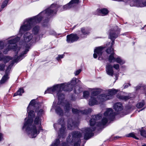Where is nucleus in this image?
I'll list each match as a JSON object with an SVG mask.
<instances>
[{
  "instance_id": "nucleus-1",
  "label": "nucleus",
  "mask_w": 146,
  "mask_h": 146,
  "mask_svg": "<svg viewBox=\"0 0 146 146\" xmlns=\"http://www.w3.org/2000/svg\"><path fill=\"white\" fill-rule=\"evenodd\" d=\"M40 104L36 102L35 100H33L27 108L28 118L25 119L22 129L25 130L31 138L36 137L40 131L42 130L39 116L44 113V111L42 109H40Z\"/></svg>"
},
{
  "instance_id": "nucleus-2",
  "label": "nucleus",
  "mask_w": 146,
  "mask_h": 146,
  "mask_svg": "<svg viewBox=\"0 0 146 146\" xmlns=\"http://www.w3.org/2000/svg\"><path fill=\"white\" fill-rule=\"evenodd\" d=\"M57 7L56 5L52 4L50 7L41 12L38 15L26 19L20 27L19 33L22 35L24 32L30 30L33 26L40 23L44 18L45 19L43 21L42 24L44 27H47L49 21L48 17L50 15L52 16L56 14Z\"/></svg>"
},
{
  "instance_id": "nucleus-3",
  "label": "nucleus",
  "mask_w": 146,
  "mask_h": 146,
  "mask_svg": "<svg viewBox=\"0 0 146 146\" xmlns=\"http://www.w3.org/2000/svg\"><path fill=\"white\" fill-rule=\"evenodd\" d=\"M13 36H12L8 38V39H11L7 41V43L9 44L8 45L7 48L4 50L3 52L5 54H6L8 51L12 50L15 51L16 55L14 57V60L11 62V64L7 67L6 70L5 75L3 77L1 80L0 83L1 84L4 83L9 79V74L10 71L14 63L17 62H15L14 60L17 57V56L19 52L20 53L21 51L20 50L21 48L20 47H17L16 45H11L15 44L18 42L20 39V37L16 36L14 38H13Z\"/></svg>"
},
{
  "instance_id": "nucleus-4",
  "label": "nucleus",
  "mask_w": 146,
  "mask_h": 146,
  "mask_svg": "<svg viewBox=\"0 0 146 146\" xmlns=\"http://www.w3.org/2000/svg\"><path fill=\"white\" fill-rule=\"evenodd\" d=\"M115 113L113 111L112 109L108 108L104 113V116L101 122H98L96 121L101 118L102 116V114L99 113L96 115H92V118L89 121L90 125L92 126L95 124L98 127L104 125L106 124L108 120L112 121L115 118Z\"/></svg>"
},
{
  "instance_id": "nucleus-5",
  "label": "nucleus",
  "mask_w": 146,
  "mask_h": 146,
  "mask_svg": "<svg viewBox=\"0 0 146 146\" xmlns=\"http://www.w3.org/2000/svg\"><path fill=\"white\" fill-rule=\"evenodd\" d=\"M42 37V35L40 34L39 36L37 37H35L33 36V34H31L29 32H27L24 35V43H25L27 45V46L26 47L24 51H22L20 53V54L18 56L17 58L15 59V62H18L21 60L25 57L24 55L26 54L29 51V45L31 44L38 41L40 38Z\"/></svg>"
},
{
  "instance_id": "nucleus-6",
  "label": "nucleus",
  "mask_w": 146,
  "mask_h": 146,
  "mask_svg": "<svg viewBox=\"0 0 146 146\" xmlns=\"http://www.w3.org/2000/svg\"><path fill=\"white\" fill-rule=\"evenodd\" d=\"M120 30L118 27L116 25H114L111 27L109 31V38L112 40L111 43V45L106 50V52L108 54H113L114 56V50L112 48V46L114 43L115 39L118 37V35L120 34Z\"/></svg>"
},
{
  "instance_id": "nucleus-7",
  "label": "nucleus",
  "mask_w": 146,
  "mask_h": 146,
  "mask_svg": "<svg viewBox=\"0 0 146 146\" xmlns=\"http://www.w3.org/2000/svg\"><path fill=\"white\" fill-rule=\"evenodd\" d=\"M61 84L54 85L52 87L48 88L44 92L53 94L54 96H57L58 100H62L64 98V95L62 93L63 86Z\"/></svg>"
},
{
  "instance_id": "nucleus-8",
  "label": "nucleus",
  "mask_w": 146,
  "mask_h": 146,
  "mask_svg": "<svg viewBox=\"0 0 146 146\" xmlns=\"http://www.w3.org/2000/svg\"><path fill=\"white\" fill-rule=\"evenodd\" d=\"M82 136V134L80 132L74 131L69 134L67 138V142L68 143H74V146H80V138Z\"/></svg>"
},
{
  "instance_id": "nucleus-9",
  "label": "nucleus",
  "mask_w": 146,
  "mask_h": 146,
  "mask_svg": "<svg viewBox=\"0 0 146 146\" xmlns=\"http://www.w3.org/2000/svg\"><path fill=\"white\" fill-rule=\"evenodd\" d=\"M102 90L100 89H95L94 91L92 92L91 98L89 100V104L90 106H93L95 104H98V102L97 100L98 99L100 101L103 102L101 100V97L100 96L102 95L103 94L97 96L101 92Z\"/></svg>"
},
{
  "instance_id": "nucleus-10",
  "label": "nucleus",
  "mask_w": 146,
  "mask_h": 146,
  "mask_svg": "<svg viewBox=\"0 0 146 146\" xmlns=\"http://www.w3.org/2000/svg\"><path fill=\"white\" fill-rule=\"evenodd\" d=\"M60 126L61 127L60 128L58 133V136L60 138L61 137L62 138H64L66 135V128L64 124V120L63 118H61L58 120V123H55L53 125L56 131L57 130L58 128H59Z\"/></svg>"
},
{
  "instance_id": "nucleus-11",
  "label": "nucleus",
  "mask_w": 146,
  "mask_h": 146,
  "mask_svg": "<svg viewBox=\"0 0 146 146\" xmlns=\"http://www.w3.org/2000/svg\"><path fill=\"white\" fill-rule=\"evenodd\" d=\"M78 82L80 81L77 80L76 78H74L70 82L68 83L61 84L63 86L62 90L64 91H70L72 90L73 88L76 84L77 80Z\"/></svg>"
},
{
  "instance_id": "nucleus-12",
  "label": "nucleus",
  "mask_w": 146,
  "mask_h": 146,
  "mask_svg": "<svg viewBox=\"0 0 146 146\" xmlns=\"http://www.w3.org/2000/svg\"><path fill=\"white\" fill-rule=\"evenodd\" d=\"M64 98L62 100H58L57 104L55 102H54L52 106V109L55 110L56 113L60 116H62L64 114V111L61 108L62 106V103L60 102V100L62 101Z\"/></svg>"
},
{
  "instance_id": "nucleus-13",
  "label": "nucleus",
  "mask_w": 146,
  "mask_h": 146,
  "mask_svg": "<svg viewBox=\"0 0 146 146\" xmlns=\"http://www.w3.org/2000/svg\"><path fill=\"white\" fill-rule=\"evenodd\" d=\"M118 91V90L113 88L108 90V93L107 94H103L100 96L101 97V100L102 101H105L111 99L112 96L116 94Z\"/></svg>"
},
{
  "instance_id": "nucleus-14",
  "label": "nucleus",
  "mask_w": 146,
  "mask_h": 146,
  "mask_svg": "<svg viewBox=\"0 0 146 146\" xmlns=\"http://www.w3.org/2000/svg\"><path fill=\"white\" fill-rule=\"evenodd\" d=\"M96 129L95 127L91 128H86L84 129V139L87 140L94 135V133L92 132Z\"/></svg>"
},
{
  "instance_id": "nucleus-15",
  "label": "nucleus",
  "mask_w": 146,
  "mask_h": 146,
  "mask_svg": "<svg viewBox=\"0 0 146 146\" xmlns=\"http://www.w3.org/2000/svg\"><path fill=\"white\" fill-rule=\"evenodd\" d=\"M115 55V54L113 56L112 54L109 56L108 58V60L109 62L113 63L116 62L120 64H123L125 63V61L122 60L120 57L117 56H116Z\"/></svg>"
},
{
  "instance_id": "nucleus-16",
  "label": "nucleus",
  "mask_w": 146,
  "mask_h": 146,
  "mask_svg": "<svg viewBox=\"0 0 146 146\" xmlns=\"http://www.w3.org/2000/svg\"><path fill=\"white\" fill-rule=\"evenodd\" d=\"M104 47L99 46L96 48L94 50V52L93 57L94 58H96L97 57L98 55L99 56L98 60H102L103 59L102 56V54L104 51Z\"/></svg>"
},
{
  "instance_id": "nucleus-17",
  "label": "nucleus",
  "mask_w": 146,
  "mask_h": 146,
  "mask_svg": "<svg viewBox=\"0 0 146 146\" xmlns=\"http://www.w3.org/2000/svg\"><path fill=\"white\" fill-rule=\"evenodd\" d=\"M131 6H136L138 7H143L146 6L145 0H133L130 2Z\"/></svg>"
},
{
  "instance_id": "nucleus-18",
  "label": "nucleus",
  "mask_w": 146,
  "mask_h": 146,
  "mask_svg": "<svg viewBox=\"0 0 146 146\" xmlns=\"http://www.w3.org/2000/svg\"><path fill=\"white\" fill-rule=\"evenodd\" d=\"M91 30L90 28L82 27L81 29L80 32L78 33V35L81 38H85L89 35Z\"/></svg>"
},
{
  "instance_id": "nucleus-19",
  "label": "nucleus",
  "mask_w": 146,
  "mask_h": 146,
  "mask_svg": "<svg viewBox=\"0 0 146 146\" xmlns=\"http://www.w3.org/2000/svg\"><path fill=\"white\" fill-rule=\"evenodd\" d=\"M92 111V110L91 108H88V109H86L83 111H80L77 109L72 108V113L78 115L80 114H87L90 113Z\"/></svg>"
},
{
  "instance_id": "nucleus-20",
  "label": "nucleus",
  "mask_w": 146,
  "mask_h": 146,
  "mask_svg": "<svg viewBox=\"0 0 146 146\" xmlns=\"http://www.w3.org/2000/svg\"><path fill=\"white\" fill-rule=\"evenodd\" d=\"M66 41L68 43H72L77 41L79 38V37L76 34H71L68 35L66 36Z\"/></svg>"
},
{
  "instance_id": "nucleus-21",
  "label": "nucleus",
  "mask_w": 146,
  "mask_h": 146,
  "mask_svg": "<svg viewBox=\"0 0 146 146\" xmlns=\"http://www.w3.org/2000/svg\"><path fill=\"white\" fill-rule=\"evenodd\" d=\"M78 123L74 121L72 119H69L68 121V128L69 129H73L77 126Z\"/></svg>"
},
{
  "instance_id": "nucleus-22",
  "label": "nucleus",
  "mask_w": 146,
  "mask_h": 146,
  "mask_svg": "<svg viewBox=\"0 0 146 146\" xmlns=\"http://www.w3.org/2000/svg\"><path fill=\"white\" fill-rule=\"evenodd\" d=\"M113 66L110 64H108L106 66V71L107 74L109 75L113 76Z\"/></svg>"
},
{
  "instance_id": "nucleus-23",
  "label": "nucleus",
  "mask_w": 146,
  "mask_h": 146,
  "mask_svg": "<svg viewBox=\"0 0 146 146\" xmlns=\"http://www.w3.org/2000/svg\"><path fill=\"white\" fill-rule=\"evenodd\" d=\"M62 106L65 112L67 113L69 112L72 107V104L68 102H66L63 104H62Z\"/></svg>"
},
{
  "instance_id": "nucleus-24",
  "label": "nucleus",
  "mask_w": 146,
  "mask_h": 146,
  "mask_svg": "<svg viewBox=\"0 0 146 146\" xmlns=\"http://www.w3.org/2000/svg\"><path fill=\"white\" fill-rule=\"evenodd\" d=\"M60 143V141L59 139H56L50 146H57ZM59 146H68V144L66 142H63L60 144Z\"/></svg>"
},
{
  "instance_id": "nucleus-25",
  "label": "nucleus",
  "mask_w": 146,
  "mask_h": 146,
  "mask_svg": "<svg viewBox=\"0 0 146 146\" xmlns=\"http://www.w3.org/2000/svg\"><path fill=\"white\" fill-rule=\"evenodd\" d=\"M113 108L116 111H121L123 109L122 104L120 103H117L113 105Z\"/></svg>"
},
{
  "instance_id": "nucleus-26",
  "label": "nucleus",
  "mask_w": 146,
  "mask_h": 146,
  "mask_svg": "<svg viewBox=\"0 0 146 146\" xmlns=\"http://www.w3.org/2000/svg\"><path fill=\"white\" fill-rule=\"evenodd\" d=\"M97 11L99 13L98 15L104 16L106 15L108 13V9L106 8L97 9Z\"/></svg>"
},
{
  "instance_id": "nucleus-27",
  "label": "nucleus",
  "mask_w": 146,
  "mask_h": 146,
  "mask_svg": "<svg viewBox=\"0 0 146 146\" xmlns=\"http://www.w3.org/2000/svg\"><path fill=\"white\" fill-rule=\"evenodd\" d=\"M40 30V27L38 26H36L34 27L32 29L33 33V36H35V37H37L39 36L36 35L39 33Z\"/></svg>"
},
{
  "instance_id": "nucleus-28",
  "label": "nucleus",
  "mask_w": 146,
  "mask_h": 146,
  "mask_svg": "<svg viewBox=\"0 0 146 146\" xmlns=\"http://www.w3.org/2000/svg\"><path fill=\"white\" fill-rule=\"evenodd\" d=\"M6 43L5 40L0 41V50L3 49L4 48L5 45H6ZM3 56V54L0 51V61L2 60Z\"/></svg>"
},
{
  "instance_id": "nucleus-29",
  "label": "nucleus",
  "mask_w": 146,
  "mask_h": 146,
  "mask_svg": "<svg viewBox=\"0 0 146 146\" xmlns=\"http://www.w3.org/2000/svg\"><path fill=\"white\" fill-rule=\"evenodd\" d=\"M73 7L71 4L70 3V2L68 3L63 6L62 9L60 10V11H65L68 9H70Z\"/></svg>"
},
{
  "instance_id": "nucleus-30",
  "label": "nucleus",
  "mask_w": 146,
  "mask_h": 146,
  "mask_svg": "<svg viewBox=\"0 0 146 146\" xmlns=\"http://www.w3.org/2000/svg\"><path fill=\"white\" fill-rule=\"evenodd\" d=\"M117 98L121 100H124L125 101L131 98L129 96H125L123 95H117Z\"/></svg>"
},
{
  "instance_id": "nucleus-31",
  "label": "nucleus",
  "mask_w": 146,
  "mask_h": 146,
  "mask_svg": "<svg viewBox=\"0 0 146 146\" xmlns=\"http://www.w3.org/2000/svg\"><path fill=\"white\" fill-rule=\"evenodd\" d=\"M12 58L10 56H3L2 60L5 63H6L8 62L9 60H12Z\"/></svg>"
},
{
  "instance_id": "nucleus-32",
  "label": "nucleus",
  "mask_w": 146,
  "mask_h": 146,
  "mask_svg": "<svg viewBox=\"0 0 146 146\" xmlns=\"http://www.w3.org/2000/svg\"><path fill=\"white\" fill-rule=\"evenodd\" d=\"M24 92V90L23 88H20L18 91L15 93L13 95L14 96L17 95L21 96L22 94Z\"/></svg>"
},
{
  "instance_id": "nucleus-33",
  "label": "nucleus",
  "mask_w": 146,
  "mask_h": 146,
  "mask_svg": "<svg viewBox=\"0 0 146 146\" xmlns=\"http://www.w3.org/2000/svg\"><path fill=\"white\" fill-rule=\"evenodd\" d=\"M126 136L127 137H132L136 139H139L135 135L134 133L133 132L131 133L126 135Z\"/></svg>"
},
{
  "instance_id": "nucleus-34",
  "label": "nucleus",
  "mask_w": 146,
  "mask_h": 146,
  "mask_svg": "<svg viewBox=\"0 0 146 146\" xmlns=\"http://www.w3.org/2000/svg\"><path fill=\"white\" fill-rule=\"evenodd\" d=\"M82 91V88L79 86H76L75 88L74 92L76 94L80 93Z\"/></svg>"
},
{
  "instance_id": "nucleus-35",
  "label": "nucleus",
  "mask_w": 146,
  "mask_h": 146,
  "mask_svg": "<svg viewBox=\"0 0 146 146\" xmlns=\"http://www.w3.org/2000/svg\"><path fill=\"white\" fill-rule=\"evenodd\" d=\"M79 1V0H71L70 2V3L71 4V5L73 7H74L76 4L78 3Z\"/></svg>"
},
{
  "instance_id": "nucleus-36",
  "label": "nucleus",
  "mask_w": 146,
  "mask_h": 146,
  "mask_svg": "<svg viewBox=\"0 0 146 146\" xmlns=\"http://www.w3.org/2000/svg\"><path fill=\"white\" fill-rule=\"evenodd\" d=\"M145 104V102L144 101H142L141 102H140L137 104L136 105L137 107L138 108H142Z\"/></svg>"
},
{
  "instance_id": "nucleus-37",
  "label": "nucleus",
  "mask_w": 146,
  "mask_h": 146,
  "mask_svg": "<svg viewBox=\"0 0 146 146\" xmlns=\"http://www.w3.org/2000/svg\"><path fill=\"white\" fill-rule=\"evenodd\" d=\"M9 0H5L3 2L1 6V8L2 9H3L7 6Z\"/></svg>"
},
{
  "instance_id": "nucleus-38",
  "label": "nucleus",
  "mask_w": 146,
  "mask_h": 146,
  "mask_svg": "<svg viewBox=\"0 0 146 146\" xmlns=\"http://www.w3.org/2000/svg\"><path fill=\"white\" fill-rule=\"evenodd\" d=\"M89 92L88 91H85L83 92L84 97L86 99L88 98L89 96Z\"/></svg>"
},
{
  "instance_id": "nucleus-39",
  "label": "nucleus",
  "mask_w": 146,
  "mask_h": 146,
  "mask_svg": "<svg viewBox=\"0 0 146 146\" xmlns=\"http://www.w3.org/2000/svg\"><path fill=\"white\" fill-rule=\"evenodd\" d=\"M141 135L144 137H146V131L143 129H141L140 131Z\"/></svg>"
},
{
  "instance_id": "nucleus-40",
  "label": "nucleus",
  "mask_w": 146,
  "mask_h": 146,
  "mask_svg": "<svg viewBox=\"0 0 146 146\" xmlns=\"http://www.w3.org/2000/svg\"><path fill=\"white\" fill-rule=\"evenodd\" d=\"M64 56V54L61 55L59 54L58 55V57L56 58V59L58 61H59L61 59L63 58Z\"/></svg>"
},
{
  "instance_id": "nucleus-41",
  "label": "nucleus",
  "mask_w": 146,
  "mask_h": 146,
  "mask_svg": "<svg viewBox=\"0 0 146 146\" xmlns=\"http://www.w3.org/2000/svg\"><path fill=\"white\" fill-rule=\"evenodd\" d=\"M49 33L50 35H56V33L53 30H50Z\"/></svg>"
},
{
  "instance_id": "nucleus-42",
  "label": "nucleus",
  "mask_w": 146,
  "mask_h": 146,
  "mask_svg": "<svg viewBox=\"0 0 146 146\" xmlns=\"http://www.w3.org/2000/svg\"><path fill=\"white\" fill-rule=\"evenodd\" d=\"M82 70L81 69H80L78 70H76L75 72H74V74L75 76L78 75V74H79L80 72H81Z\"/></svg>"
},
{
  "instance_id": "nucleus-43",
  "label": "nucleus",
  "mask_w": 146,
  "mask_h": 146,
  "mask_svg": "<svg viewBox=\"0 0 146 146\" xmlns=\"http://www.w3.org/2000/svg\"><path fill=\"white\" fill-rule=\"evenodd\" d=\"M5 65L3 64H0V70H2L4 69Z\"/></svg>"
},
{
  "instance_id": "nucleus-44",
  "label": "nucleus",
  "mask_w": 146,
  "mask_h": 146,
  "mask_svg": "<svg viewBox=\"0 0 146 146\" xmlns=\"http://www.w3.org/2000/svg\"><path fill=\"white\" fill-rule=\"evenodd\" d=\"M113 67L115 69L118 70L119 68V66L118 64H114Z\"/></svg>"
},
{
  "instance_id": "nucleus-45",
  "label": "nucleus",
  "mask_w": 146,
  "mask_h": 146,
  "mask_svg": "<svg viewBox=\"0 0 146 146\" xmlns=\"http://www.w3.org/2000/svg\"><path fill=\"white\" fill-rule=\"evenodd\" d=\"M130 86L131 84L129 83H125L124 84V88H126L128 87V86Z\"/></svg>"
},
{
  "instance_id": "nucleus-46",
  "label": "nucleus",
  "mask_w": 146,
  "mask_h": 146,
  "mask_svg": "<svg viewBox=\"0 0 146 146\" xmlns=\"http://www.w3.org/2000/svg\"><path fill=\"white\" fill-rule=\"evenodd\" d=\"M3 138V134L1 133H0V141H1Z\"/></svg>"
},
{
  "instance_id": "nucleus-47",
  "label": "nucleus",
  "mask_w": 146,
  "mask_h": 146,
  "mask_svg": "<svg viewBox=\"0 0 146 146\" xmlns=\"http://www.w3.org/2000/svg\"><path fill=\"white\" fill-rule=\"evenodd\" d=\"M141 88V86H138L136 87V90H137L139 89H140Z\"/></svg>"
},
{
  "instance_id": "nucleus-48",
  "label": "nucleus",
  "mask_w": 146,
  "mask_h": 146,
  "mask_svg": "<svg viewBox=\"0 0 146 146\" xmlns=\"http://www.w3.org/2000/svg\"><path fill=\"white\" fill-rule=\"evenodd\" d=\"M144 90H145V94H146V88H144Z\"/></svg>"
},
{
  "instance_id": "nucleus-49",
  "label": "nucleus",
  "mask_w": 146,
  "mask_h": 146,
  "mask_svg": "<svg viewBox=\"0 0 146 146\" xmlns=\"http://www.w3.org/2000/svg\"><path fill=\"white\" fill-rule=\"evenodd\" d=\"M142 146H146V144H144V145H142Z\"/></svg>"
}]
</instances>
